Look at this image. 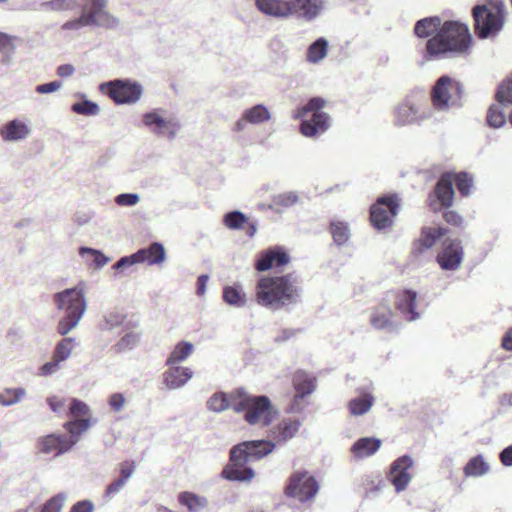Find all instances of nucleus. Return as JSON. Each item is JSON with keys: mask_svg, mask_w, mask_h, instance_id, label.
<instances>
[{"mask_svg": "<svg viewBox=\"0 0 512 512\" xmlns=\"http://www.w3.org/2000/svg\"><path fill=\"white\" fill-rule=\"evenodd\" d=\"M301 425L302 422L299 419L283 418L277 425L270 428L269 436L275 444H284L296 436Z\"/></svg>", "mask_w": 512, "mask_h": 512, "instance_id": "nucleus-21", "label": "nucleus"}, {"mask_svg": "<svg viewBox=\"0 0 512 512\" xmlns=\"http://www.w3.org/2000/svg\"><path fill=\"white\" fill-rule=\"evenodd\" d=\"M417 292L406 289L400 292L396 298V307L402 316L409 322L420 318V313L416 311Z\"/></svg>", "mask_w": 512, "mask_h": 512, "instance_id": "nucleus-24", "label": "nucleus"}, {"mask_svg": "<svg viewBox=\"0 0 512 512\" xmlns=\"http://www.w3.org/2000/svg\"><path fill=\"white\" fill-rule=\"evenodd\" d=\"M298 202V194L295 191H287L273 197V204L283 208H289Z\"/></svg>", "mask_w": 512, "mask_h": 512, "instance_id": "nucleus-52", "label": "nucleus"}, {"mask_svg": "<svg viewBox=\"0 0 512 512\" xmlns=\"http://www.w3.org/2000/svg\"><path fill=\"white\" fill-rule=\"evenodd\" d=\"M301 296V282L294 274L263 276L255 286L256 303L274 311L299 303Z\"/></svg>", "mask_w": 512, "mask_h": 512, "instance_id": "nucleus-1", "label": "nucleus"}, {"mask_svg": "<svg viewBox=\"0 0 512 512\" xmlns=\"http://www.w3.org/2000/svg\"><path fill=\"white\" fill-rule=\"evenodd\" d=\"M61 363L62 362H60L59 360L52 356V359L50 361L46 362L39 368V374L41 376L54 375L60 370Z\"/></svg>", "mask_w": 512, "mask_h": 512, "instance_id": "nucleus-60", "label": "nucleus"}, {"mask_svg": "<svg viewBox=\"0 0 512 512\" xmlns=\"http://www.w3.org/2000/svg\"><path fill=\"white\" fill-rule=\"evenodd\" d=\"M271 251L273 254L274 265L284 266L289 262L290 257L288 255V253L283 248L275 247V248H271Z\"/></svg>", "mask_w": 512, "mask_h": 512, "instance_id": "nucleus-63", "label": "nucleus"}, {"mask_svg": "<svg viewBox=\"0 0 512 512\" xmlns=\"http://www.w3.org/2000/svg\"><path fill=\"white\" fill-rule=\"evenodd\" d=\"M39 451L43 454L60 456L70 451L76 445L75 437L68 438L66 434H49L39 439Z\"/></svg>", "mask_w": 512, "mask_h": 512, "instance_id": "nucleus-17", "label": "nucleus"}, {"mask_svg": "<svg viewBox=\"0 0 512 512\" xmlns=\"http://www.w3.org/2000/svg\"><path fill=\"white\" fill-rule=\"evenodd\" d=\"M72 111L86 116H94L97 115L100 111V108L97 103L92 102L90 100L85 99L82 102L74 103L71 107Z\"/></svg>", "mask_w": 512, "mask_h": 512, "instance_id": "nucleus-49", "label": "nucleus"}, {"mask_svg": "<svg viewBox=\"0 0 512 512\" xmlns=\"http://www.w3.org/2000/svg\"><path fill=\"white\" fill-rule=\"evenodd\" d=\"M100 90L106 93L116 104H134L142 95V86L129 79H115L100 84Z\"/></svg>", "mask_w": 512, "mask_h": 512, "instance_id": "nucleus-11", "label": "nucleus"}, {"mask_svg": "<svg viewBox=\"0 0 512 512\" xmlns=\"http://www.w3.org/2000/svg\"><path fill=\"white\" fill-rule=\"evenodd\" d=\"M90 426L91 422L88 418L76 419L64 424V428L68 432L67 437L70 439L75 437L76 443L79 441L80 435L87 431Z\"/></svg>", "mask_w": 512, "mask_h": 512, "instance_id": "nucleus-45", "label": "nucleus"}, {"mask_svg": "<svg viewBox=\"0 0 512 512\" xmlns=\"http://www.w3.org/2000/svg\"><path fill=\"white\" fill-rule=\"evenodd\" d=\"M192 377L190 368L172 365L163 373V384L169 390H176L182 388Z\"/></svg>", "mask_w": 512, "mask_h": 512, "instance_id": "nucleus-25", "label": "nucleus"}, {"mask_svg": "<svg viewBox=\"0 0 512 512\" xmlns=\"http://www.w3.org/2000/svg\"><path fill=\"white\" fill-rule=\"evenodd\" d=\"M89 412H90V408L85 402H83L79 399H76V398H73L71 400L70 414L72 416H74V417L84 416V415H87Z\"/></svg>", "mask_w": 512, "mask_h": 512, "instance_id": "nucleus-59", "label": "nucleus"}, {"mask_svg": "<svg viewBox=\"0 0 512 512\" xmlns=\"http://www.w3.org/2000/svg\"><path fill=\"white\" fill-rule=\"evenodd\" d=\"M124 335L113 345V349L117 353H123L134 349L141 340V333L135 329L123 328Z\"/></svg>", "mask_w": 512, "mask_h": 512, "instance_id": "nucleus-34", "label": "nucleus"}, {"mask_svg": "<svg viewBox=\"0 0 512 512\" xmlns=\"http://www.w3.org/2000/svg\"><path fill=\"white\" fill-rule=\"evenodd\" d=\"M441 19L437 16L423 18L416 22L415 34L420 38H426L441 27Z\"/></svg>", "mask_w": 512, "mask_h": 512, "instance_id": "nucleus-38", "label": "nucleus"}, {"mask_svg": "<svg viewBox=\"0 0 512 512\" xmlns=\"http://www.w3.org/2000/svg\"><path fill=\"white\" fill-rule=\"evenodd\" d=\"M325 103L323 98L314 97L294 112V119L302 120L300 132L305 137H317L330 128L331 118L326 112L322 111Z\"/></svg>", "mask_w": 512, "mask_h": 512, "instance_id": "nucleus-6", "label": "nucleus"}, {"mask_svg": "<svg viewBox=\"0 0 512 512\" xmlns=\"http://www.w3.org/2000/svg\"><path fill=\"white\" fill-rule=\"evenodd\" d=\"M454 182L461 195L468 196L470 194L472 187V178L467 173L462 172L456 174L453 179V183Z\"/></svg>", "mask_w": 512, "mask_h": 512, "instance_id": "nucleus-54", "label": "nucleus"}, {"mask_svg": "<svg viewBox=\"0 0 512 512\" xmlns=\"http://www.w3.org/2000/svg\"><path fill=\"white\" fill-rule=\"evenodd\" d=\"M234 411L244 412V420L252 426L269 427L278 418L279 410L266 395H252L239 388Z\"/></svg>", "mask_w": 512, "mask_h": 512, "instance_id": "nucleus-5", "label": "nucleus"}, {"mask_svg": "<svg viewBox=\"0 0 512 512\" xmlns=\"http://www.w3.org/2000/svg\"><path fill=\"white\" fill-rule=\"evenodd\" d=\"M194 346L191 342L181 341L177 343L166 360V365H175L185 361L192 353Z\"/></svg>", "mask_w": 512, "mask_h": 512, "instance_id": "nucleus-39", "label": "nucleus"}, {"mask_svg": "<svg viewBox=\"0 0 512 512\" xmlns=\"http://www.w3.org/2000/svg\"><path fill=\"white\" fill-rule=\"evenodd\" d=\"M271 119V113L264 104H256L243 111L241 117L236 121L233 131L242 132L246 129L247 124L261 125Z\"/></svg>", "mask_w": 512, "mask_h": 512, "instance_id": "nucleus-18", "label": "nucleus"}, {"mask_svg": "<svg viewBox=\"0 0 512 512\" xmlns=\"http://www.w3.org/2000/svg\"><path fill=\"white\" fill-rule=\"evenodd\" d=\"M435 195L441 206L450 207L454 199L453 178L450 174H444L435 186Z\"/></svg>", "mask_w": 512, "mask_h": 512, "instance_id": "nucleus-27", "label": "nucleus"}, {"mask_svg": "<svg viewBox=\"0 0 512 512\" xmlns=\"http://www.w3.org/2000/svg\"><path fill=\"white\" fill-rule=\"evenodd\" d=\"M239 393V388L231 392L229 395L224 392L214 393L207 401V408L216 413H221L229 408L234 410L236 394Z\"/></svg>", "mask_w": 512, "mask_h": 512, "instance_id": "nucleus-28", "label": "nucleus"}, {"mask_svg": "<svg viewBox=\"0 0 512 512\" xmlns=\"http://www.w3.org/2000/svg\"><path fill=\"white\" fill-rule=\"evenodd\" d=\"M275 447V442L264 439L244 441L234 445L230 450V464L223 469L222 477L230 481L250 482L255 473L246 464L271 454Z\"/></svg>", "mask_w": 512, "mask_h": 512, "instance_id": "nucleus-2", "label": "nucleus"}, {"mask_svg": "<svg viewBox=\"0 0 512 512\" xmlns=\"http://www.w3.org/2000/svg\"><path fill=\"white\" fill-rule=\"evenodd\" d=\"M247 222L248 218L246 215L238 210L228 212L223 217V224L231 230H239Z\"/></svg>", "mask_w": 512, "mask_h": 512, "instance_id": "nucleus-47", "label": "nucleus"}, {"mask_svg": "<svg viewBox=\"0 0 512 512\" xmlns=\"http://www.w3.org/2000/svg\"><path fill=\"white\" fill-rule=\"evenodd\" d=\"M375 402L371 393L364 392L348 402V410L352 416H362L369 412Z\"/></svg>", "mask_w": 512, "mask_h": 512, "instance_id": "nucleus-33", "label": "nucleus"}, {"mask_svg": "<svg viewBox=\"0 0 512 512\" xmlns=\"http://www.w3.org/2000/svg\"><path fill=\"white\" fill-rule=\"evenodd\" d=\"M398 202L395 196H382L370 208V220L372 225L382 230L389 227L393 217L398 211Z\"/></svg>", "mask_w": 512, "mask_h": 512, "instance_id": "nucleus-13", "label": "nucleus"}, {"mask_svg": "<svg viewBox=\"0 0 512 512\" xmlns=\"http://www.w3.org/2000/svg\"><path fill=\"white\" fill-rule=\"evenodd\" d=\"M291 15L299 14L307 21L314 20L324 8L323 0H290Z\"/></svg>", "mask_w": 512, "mask_h": 512, "instance_id": "nucleus-26", "label": "nucleus"}, {"mask_svg": "<svg viewBox=\"0 0 512 512\" xmlns=\"http://www.w3.org/2000/svg\"><path fill=\"white\" fill-rule=\"evenodd\" d=\"M90 26H93L90 22V19L88 17H85L83 14H80L79 17L65 22L61 26V29L62 30L79 31L84 27H90Z\"/></svg>", "mask_w": 512, "mask_h": 512, "instance_id": "nucleus-56", "label": "nucleus"}, {"mask_svg": "<svg viewBox=\"0 0 512 512\" xmlns=\"http://www.w3.org/2000/svg\"><path fill=\"white\" fill-rule=\"evenodd\" d=\"M414 460L409 455H403L394 460L390 466L389 480L396 492L404 491L412 479L409 470L413 467Z\"/></svg>", "mask_w": 512, "mask_h": 512, "instance_id": "nucleus-15", "label": "nucleus"}, {"mask_svg": "<svg viewBox=\"0 0 512 512\" xmlns=\"http://www.w3.org/2000/svg\"><path fill=\"white\" fill-rule=\"evenodd\" d=\"M63 86L61 81L55 80L49 83L39 84L35 87V91L39 94H50L58 91Z\"/></svg>", "mask_w": 512, "mask_h": 512, "instance_id": "nucleus-62", "label": "nucleus"}, {"mask_svg": "<svg viewBox=\"0 0 512 512\" xmlns=\"http://www.w3.org/2000/svg\"><path fill=\"white\" fill-rule=\"evenodd\" d=\"M318 490V483L312 475L308 472L297 471L289 477L285 495L305 502L314 498Z\"/></svg>", "mask_w": 512, "mask_h": 512, "instance_id": "nucleus-12", "label": "nucleus"}, {"mask_svg": "<svg viewBox=\"0 0 512 512\" xmlns=\"http://www.w3.org/2000/svg\"><path fill=\"white\" fill-rule=\"evenodd\" d=\"M328 54V41L320 37L312 42L306 51V60L311 64H318L323 61Z\"/></svg>", "mask_w": 512, "mask_h": 512, "instance_id": "nucleus-35", "label": "nucleus"}, {"mask_svg": "<svg viewBox=\"0 0 512 512\" xmlns=\"http://www.w3.org/2000/svg\"><path fill=\"white\" fill-rule=\"evenodd\" d=\"M330 231L334 242L338 246L346 244L351 236L349 225L346 222L339 220H334L331 222Z\"/></svg>", "mask_w": 512, "mask_h": 512, "instance_id": "nucleus-44", "label": "nucleus"}, {"mask_svg": "<svg viewBox=\"0 0 512 512\" xmlns=\"http://www.w3.org/2000/svg\"><path fill=\"white\" fill-rule=\"evenodd\" d=\"M28 120L14 118L0 127V136L4 142H20L31 135Z\"/></svg>", "mask_w": 512, "mask_h": 512, "instance_id": "nucleus-19", "label": "nucleus"}, {"mask_svg": "<svg viewBox=\"0 0 512 512\" xmlns=\"http://www.w3.org/2000/svg\"><path fill=\"white\" fill-rule=\"evenodd\" d=\"M79 255L87 265H94L98 269L104 267L110 261V258L104 255L102 251L90 247H80Z\"/></svg>", "mask_w": 512, "mask_h": 512, "instance_id": "nucleus-36", "label": "nucleus"}, {"mask_svg": "<svg viewBox=\"0 0 512 512\" xmlns=\"http://www.w3.org/2000/svg\"><path fill=\"white\" fill-rule=\"evenodd\" d=\"M180 504L186 506L190 512H199L207 506L205 497L196 495L192 492H182L178 496Z\"/></svg>", "mask_w": 512, "mask_h": 512, "instance_id": "nucleus-42", "label": "nucleus"}, {"mask_svg": "<svg viewBox=\"0 0 512 512\" xmlns=\"http://www.w3.org/2000/svg\"><path fill=\"white\" fill-rule=\"evenodd\" d=\"M114 201L121 207H133L140 202V196L137 193H122L117 195Z\"/></svg>", "mask_w": 512, "mask_h": 512, "instance_id": "nucleus-57", "label": "nucleus"}, {"mask_svg": "<svg viewBox=\"0 0 512 512\" xmlns=\"http://www.w3.org/2000/svg\"><path fill=\"white\" fill-rule=\"evenodd\" d=\"M462 85L448 75H443L435 82L430 97L433 108L438 112H447L462 106Z\"/></svg>", "mask_w": 512, "mask_h": 512, "instance_id": "nucleus-7", "label": "nucleus"}, {"mask_svg": "<svg viewBox=\"0 0 512 512\" xmlns=\"http://www.w3.org/2000/svg\"><path fill=\"white\" fill-rule=\"evenodd\" d=\"M464 257L461 241L446 239L442 244V251L437 255V262L443 270H456L460 267Z\"/></svg>", "mask_w": 512, "mask_h": 512, "instance_id": "nucleus-16", "label": "nucleus"}, {"mask_svg": "<svg viewBox=\"0 0 512 512\" xmlns=\"http://www.w3.org/2000/svg\"><path fill=\"white\" fill-rule=\"evenodd\" d=\"M448 230L444 227H423L420 237L413 244L412 254L415 257H420L428 252L436 243L438 239L443 237Z\"/></svg>", "mask_w": 512, "mask_h": 512, "instance_id": "nucleus-20", "label": "nucleus"}, {"mask_svg": "<svg viewBox=\"0 0 512 512\" xmlns=\"http://www.w3.org/2000/svg\"><path fill=\"white\" fill-rule=\"evenodd\" d=\"M106 6L107 0H83L81 14L88 17L93 26L116 28L119 21L106 10Z\"/></svg>", "mask_w": 512, "mask_h": 512, "instance_id": "nucleus-14", "label": "nucleus"}, {"mask_svg": "<svg viewBox=\"0 0 512 512\" xmlns=\"http://www.w3.org/2000/svg\"><path fill=\"white\" fill-rule=\"evenodd\" d=\"M126 403V398L122 393H113L108 399V404L114 412H120L123 410Z\"/></svg>", "mask_w": 512, "mask_h": 512, "instance_id": "nucleus-61", "label": "nucleus"}, {"mask_svg": "<svg viewBox=\"0 0 512 512\" xmlns=\"http://www.w3.org/2000/svg\"><path fill=\"white\" fill-rule=\"evenodd\" d=\"M79 5V0H50L42 4L45 10L65 11L72 10Z\"/></svg>", "mask_w": 512, "mask_h": 512, "instance_id": "nucleus-51", "label": "nucleus"}, {"mask_svg": "<svg viewBox=\"0 0 512 512\" xmlns=\"http://www.w3.org/2000/svg\"><path fill=\"white\" fill-rule=\"evenodd\" d=\"M19 38L4 32H0V62L4 66H9L13 62L14 54L17 49Z\"/></svg>", "mask_w": 512, "mask_h": 512, "instance_id": "nucleus-32", "label": "nucleus"}, {"mask_svg": "<svg viewBox=\"0 0 512 512\" xmlns=\"http://www.w3.org/2000/svg\"><path fill=\"white\" fill-rule=\"evenodd\" d=\"M475 32L479 38L485 39L497 34L503 27L502 5L488 8L486 5H476L472 10Z\"/></svg>", "mask_w": 512, "mask_h": 512, "instance_id": "nucleus-10", "label": "nucleus"}, {"mask_svg": "<svg viewBox=\"0 0 512 512\" xmlns=\"http://www.w3.org/2000/svg\"><path fill=\"white\" fill-rule=\"evenodd\" d=\"M143 124L158 137L174 140L181 129V123L165 109H154L142 117Z\"/></svg>", "mask_w": 512, "mask_h": 512, "instance_id": "nucleus-8", "label": "nucleus"}, {"mask_svg": "<svg viewBox=\"0 0 512 512\" xmlns=\"http://www.w3.org/2000/svg\"><path fill=\"white\" fill-rule=\"evenodd\" d=\"M392 315L393 312L391 308L386 304H381L371 312L370 323L374 328L379 330H392L394 328Z\"/></svg>", "mask_w": 512, "mask_h": 512, "instance_id": "nucleus-29", "label": "nucleus"}, {"mask_svg": "<svg viewBox=\"0 0 512 512\" xmlns=\"http://www.w3.org/2000/svg\"><path fill=\"white\" fill-rule=\"evenodd\" d=\"M27 395L23 387L5 388L0 393V405L10 407L20 403Z\"/></svg>", "mask_w": 512, "mask_h": 512, "instance_id": "nucleus-43", "label": "nucleus"}, {"mask_svg": "<svg viewBox=\"0 0 512 512\" xmlns=\"http://www.w3.org/2000/svg\"><path fill=\"white\" fill-rule=\"evenodd\" d=\"M66 499L67 495L65 493H58L46 501L40 512H61Z\"/></svg>", "mask_w": 512, "mask_h": 512, "instance_id": "nucleus-53", "label": "nucleus"}, {"mask_svg": "<svg viewBox=\"0 0 512 512\" xmlns=\"http://www.w3.org/2000/svg\"><path fill=\"white\" fill-rule=\"evenodd\" d=\"M468 27L458 21H446L426 43L427 59H445L465 54L471 44Z\"/></svg>", "mask_w": 512, "mask_h": 512, "instance_id": "nucleus-3", "label": "nucleus"}, {"mask_svg": "<svg viewBox=\"0 0 512 512\" xmlns=\"http://www.w3.org/2000/svg\"><path fill=\"white\" fill-rule=\"evenodd\" d=\"M142 252H135L129 256L121 257L114 265L113 268L117 271L126 269L135 264L142 263Z\"/></svg>", "mask_w": 512, "mask_h": 512, "instance_id": "nucleus-55", "label": "nucleus"}, {"mask_svg": "<svg viewBox=\"0 0 512 512\" xmlns=\"http://www.w3.org/2000/svg\"><path fill=\"white\" fill-rule=\"evenodd\" d=\"M496 99L503 105L512 104V79H507L499 85Z\"/></svg>", "mask_w": 512, "mask_h": 512, "instance_id": "nucleus-50", "label": "nucleus"}, {"mask_svg": "<svg viewBox=\"0 0 512 512\" xmlns=\"http://www.w3.org/2000/svg\"><path fill=\"white\" fill-rule=\"evenodd\" d=\"M255 6L269 17L285 19L291 16L290 0H255Z\"/></svg>", "mask_w": 512, "mask_h": 512, "instance_id": "nucleus-22", "label": "nucleus"}, {"mask_svg": "<svg viewBox=\"0 0 512 512\" xmlns=\"http://www.w3.org/2000/svg\"><path fill=\"white\" fill-rule=\"evenodd\" d=\"M274 265L273 254L271 249H268L261 253L258 260L255 263L256 270L264 272L269 270Z\"/></svg>", "mask_w": 512, "mask_h": 512, "instance_id": "nucleus-58", "label": "nucleus"}, {"mask_svg": "<svg viewBox=\"0 0 512 512\" xmlns=\"http://www.w3.org/2000/svg\"><path fill=\"white\" fill-rule=\"evenodd\" d=\"M53 302L58 311L63 313L58 322L57 331L65 336L75 329L87 310V301L81 286L67 288L53 295Z\"/></svg>", "mask_w": 512, "mask_h": 512, "instance_id": "nucleus-4", "label": "nucleus"}, {"mask_svg": "<svg viewBox=\"0 0 512 512\" xmlns=\"http://www.w3.org/2000/svg\"><path fill=\"white\" fill-rule=\"evenodd\" d=\"M142 252V263L147 262L149 265L162 263L165 260V250L161 243L154 242L147 248L139 249Z\"/></svg>", "mask_w": 512, "mask_h": 512, "instance_id": "nucleus-37", "label": "nucleus"}, {"mask_svg": "<svg viewBox=\"0 0 512 512\" xmlns=\"http://www.w3.org/2000/svg\"><path fill=\"white\" fill-rule=\"evenodd\" d=\"M501 105L502 104L498 102V104L491 105L488 110L487 123L493 128H500L505 124V116Z\"/></svg>", "mask_w": 512, "mask_h": 512, "instance_id": "nucleus-48", "label": "nucleus"}, {"mask_svg": "<svg viewBox=\"0 0 512 512\" xmlns=\"http://www.w3.org/2000/svg\"><path fill=\"white\" fill-rule=\"evenodd\" d=\"M126 315L118 308H111L103 313L99 322V329L102 332H112L125 323Z\"/></svg>", "mask_w": 512, "mask_h": 512, "instance_id": "nucleus-31", "label": "nucleus"}, {"mask_svg": "<svg viewBox=\"0 0 512 512\" xmlns=\"http://www.w3.org/2000/svg\"><path fill=\"white\" fill-rule=\"evenodd\" d=\"M75 348V339L71 337L63 338L56 344V347L53 351V357H55L60 362L66 361L72 354L73 349Z\"/></svg>", "mask_w": 512, "mask_h": 512, "instance_id": "nucleus-46", "label": "nucleus"}, {"mask_svg": "<svg viewBox=\"0 0 512 512\" xmlns=\"http://www.w3.org/2000/svg\"><path fill=\"white\" fill-rule=\"evenodd\" d=\"M126 484L127 483L120 478L114 480L107 486L105 491V497L111 499L116 494H118L125 487Z\"/></svg>", "mask_w": 512, "mask_h": 512, "instance_id": "nucleus-64", "label": "nucleus"}, {"mask_svg": "<svg viewBox=\"0 0 512 512\" xmlns=\"http://www.w3.org/2000/svg\"><path fill=\"white\" fill-rule=\"evenodd\" d=\"M295 395L292 410L297 411L299 402L315 390V378L303 371H298L293 377Z\"/></svg>", "mask_w": 512, "mask_h": 512, "instance_id": "nucleus-23", "label": "nucleus"}, {"mask_svg": "<svg viewBox=\"0 0 512 512\" xmlns=\"http://www.w3.org/2000/svg\"><path fill=\"white\" fill-rule=\"evenodd\" d=\"M488 471L489 465L482 455L472 457L463 468L466 477H481L487 474Z\"/></svg>", "mask_w": 512, "mask_h": 512, "instance_id": "nucleus-40", "label": "nucleus"}, {"mask_svg": "<svg viewBox=\"0 0 512 512\" xmlns=\"http://www.w3.org/2000/svg\"><path fill=\"white\" fill-rule=\"evenodd\" d=\"M223 300L230 306L241 308L246 305V295L242 288L237 285L225 286L223 289Z\"/></svg>", "mask_w": 512, "mask_h": 512, "instance_id": "nucleus-41", "label": "nucleus"}, {"mask_svg": "<svg viewBox=\"0 0 512 512\" xmlns=\"http://www.w3.org/2000/svg\"><path fill=\"white\" fill-rule=\"evenodd\" d=\"M394 125L397 127L420 124L431 117V111L423 101L413 96L406 97L393 111Z\"/></svg>", "mask_w": 512, "mask_h": 512, "instance_id": "nucleus-9", "label": "nucleus"}, {"mask_svg": "<svg viewBox=\"0 0 512 512\" xmlns=\"http://www.w3.org/2000/svg\"><path fill=\"white\" fill-rule=\"evenodd\" d=\"M381 440L375 437H362L351 447V452L356 458H365L375 454L380 446Z\"/></svg>", "mask_w": 512, "mask_h": 512, "instance_id": "nucleus-30", "label": "nucleus"}]
</instances>
